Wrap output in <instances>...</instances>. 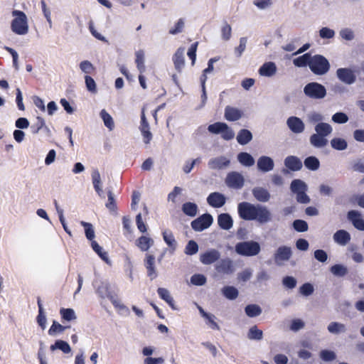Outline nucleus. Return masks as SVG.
Wrapping results in <instances>:
<instances>
[{
    "instance_id": "4",
    "label": "nucleus",
    "mask_w": 364,
    "mask_h": 364,
    "mask_svg": "<svg viewBox=\"0 0 364 364\" xmlns=\"http://www.w3.org/2000/svg\"><path fill=\"white\" fill-rule=\"evenodd\" d=\"M261 247L255 241L240 242L235 245V252L242 256L252 257L259 253Z\"/></svg>"
},
{
    "instance_id": "60",
    "label": "nucleus",
    "mask_w": 364,
    "mask_h": 364,
    "mask_svg": "<svg viewBox=\"0 0 364 364\" xmlns=\"http://www.w3.org/2000/svg\"><path fill=\"white\" fill-rule=\"evenodd\" d=\"M85 85H86L87 89L91 92H93V93L97 92L96 83H95L94 79L92 77H90V75H87L85 77Z\"/></svg>"
},
{
    "instance_id": "16",
    "label": "nucleus",
    "mask_w": 364,
    "mask_h": 364,
    "mask_svg": "<svg viewBox=\"0 0 364 364\" xmlns=\"http://www.w3.org/2000/svg\"><path fill=\"white\" fill-rule=\"evenodd\" d=\"M225 196L218 192L211 193L207 198L208 203L213 208H220L225 203Z\"/></svg>"
},
{
    "instance_id": "44",
    "label": "nucleus",
    "mask_w": 364,
    "mask_h": 364,
    "mask_svg": "<svg viewBox=\"0 0 364 364\" xmlns=\"http://www.w3.org/2000/svg\"><path fill=\"white\" fill-rule=\"evenodd\" d=\"M92 183L95 190L96 192L101 196V193L102 192L100 183H101V178H100V174L97 170H95L92 173Z\"/></svg>"
},
{
    "instance_id": "17",
    "label": "nucleus",
    "mask_w": 364,
    "mask_h": 364,
    "mask_svg": "<svg viewBox=\"0 0 364 364\" xmlns=\"http://www.w3.org/2000/svg\"><path fill=\"white\" fill-rule=\"evenodd\" d=\"M291 250L290 247L287 246H281L277 250L276 252L274 253V261L277 264L282 261H287L291 257Z\"/></svg>"
},
{
    "instance_id": "21",
    "label": "nucleus",
    "mask_w": 364,
    "mask_h": 364,
    "mask_svg": "<svg viewBox=\"0 0 364 364\" xmlns=\"http://www.w3.org/2000/svg\"><path fill=\"white\" fill-rule=\"evenodd\" d=\"M274 161L269 157L262 156L257 160V168L263 172H268L274 168Z\"/></svg>"
},
{
    "instance_id": "46",
    "label": "nucleus",
    "mask_w": 364,
    "mask_h": 364,
    "mask_svg": "<svg viewBox=\"0 0 364 364\" xmlns=\"http://www.w3.org/2000/svg\"><path fill=\"white\" fill-rule=\"evenodd\" d=\"M100 116L104 122L105 125L110 130L113 129L114 124L113 119L111 115L107 113L105 109L100 112Z\"/></svg>"
},
{
    "instance_id": "10",
    "label": "nucleus",
    "mask_w": 364,
    "mask_h": 364,
    "mask_svg": "<svg viewBox=\"0 0 364 364\" xmlns=\"http://www.w3.org/2000/svg\"><path fill=\"white\" fill-rule=\"evenodd\" d=\"M215 269L217 271V272L223 274H230L235 270L233 262L229 258L220 259L215 265Z\"/></svg>"
},
{
    "instance_id": "3",
    "label": "nucleus",
    "mask_w": 364,
    "mask_h": 364,
    "mask_svg": "<svg viewBox=\"0 0 364 364\" xmlns=\"http://www.w3.org/2000/svg\"><path fill=\"white\" fill-rule=\"evenodd\" d=\"M331 65L328 59L322 55H311L309 69L316 75H323L330 70Z\"/></svg>"
},
{
    "instance_id": "23",
    "label": "nucleus",
    "mask_w": 364,
    "mask_h": 364,
    "mask_svg": "<svg viewBox=\"0 0 364 364\" xmlns=\"http://www.w3.org/2000/svg\"><path fill=\"white\" fill-rule=\"evenodd\" d=\"M163 239L169 247V252L173 253L177 248V242L171 230H165L162 232Z\"/></svg>"
},
{
    "instance_id": "59",
    "label": "nucleus",
    "mask_w": 364,
    "mask_h": 364,
    "mask_svg": "<svg viewBox=\"0 0 364 364\" xmlns=\"http://www.w3.org/2000/svg\"><path fill=\"white\" fill-rule=\"evenodd\" d=\"M198 42H195L193 44H191V47L188 48V56L191 60V64L192 65H195L196 60V51L198 48Z\"/></svg>"
},
{
    "instance_id": "31",
    "label": "nucleus",
    "mask_w": 364,
    "mask_h": 364,
    "mask_svg": "<svg viewBox=\"0 0 364 364\" xmlns=\"http://www.w3.org/2000/svg\"><path fill=\"white\" fill-rule=\"evenodd\" d=\"M157 293L161 299L164 300L173 309H175L174 300L166 289L159 287L157 289Z\"/></svg>"
},
{
    "instance_id": "15",
    "label": "nucleus",
    "mask_w": 364,
    "mask_h": 364,
    "mask_svg": "<svg viewBox=\"0 0 364 364\" xmlns=\"http://www.w3.org/2000/svg\"><path fill=\"white\" fill-rule=\"evenodd\" d=\"M287 124L290 130L295 134L303 132L305 128L303 121L297 117H289Z\"/></svg>"
},
{
    "instance_id": "2",
    "label": "nucleus",
    "mask_w": 364,
    "mask_h": 364,
    "mask_svg": "<svg viewBox=\"0 0 364 364\" xmlns=\"http://www.w3.org/2000/svg\"><path fill=\"white\" fill-rule=\"evenodd\" d=\"M14 19L11 23V31L17 35H26L28 32V18L26 14L19 10L12 11Z\"/></svg>"
},
{
    "instance_id": "57",
    "label": "nucleus",
    "mask_w": 364,
    "mask_h": 364,
    "mask_svg": "<svg viewBox=\"0 0 364 364\" xmlns=\"http://www.w3.org/2000/svg\"><path fill=\"white\" fill-rule=\"evenodd\" d=\"M293 227L297 232H305L308 230V224L303 220H295L293 223Z\"/></svg>"
},
{
    "instance_id": "1",
    "label": "nucleus",
    "mask_w": 364,
    "mask_h": 364,
    "mask_svg": "<svg viewBox=\"0 0 364 364\" xmlns=\"http://www.w3.org/2000/svg\"><path fill=\"white\" fill-rule=\"evenodd\" d=\"M237 210L240 218L245 220H257L260 223H266L271 220L270 212L262 205L242 202L238 204Z\"/></svg>"
},
{
    "instance_id": "11",
    "label": "nucleus",
    "mask_w": 364,
    "mask_h": 364,
    "mask_svg": "<svg viewBox=\"0 0 364 364\" xmlns=\"http://www.w3.org/2000/svg\"><path fill=\"white\" fill-rule=\"evenodd\" d=\"M220 253L215 249H210L200 255V261L205 265L211 264L220 259Z\"/></svg>"
},
{
    "instance_id": "48",
    "label": "nucleus",
    "mask_w": 364,
    "mask_h": 364,
    "mask_svg": "<svg viewBox=\"0 0 364 364\" xmlns=\"http://www.w3.org/2000/svg\"><path fill=\"white\" fill-rule=\"evenodd\" d=\"M331 272L336 276L343 277L347 274L348 270L343 265L336 264L331 267Z\"/></svg>"
},
{
    "instance_id": "9",
    "label": "nucleus",
    "mask_w": 364,
    "mask_h": 364,
    "mask_svg": "<svg viewBox=\"0 0 364 364\" xmlns=\"http://www.w3.org/2000/svg\"><path fill=\"white\" fill-rule=\"evenodd\" d=\"M336 75L340 81L346 85H351L356 80V76L350 68H338L336 70Z\"/></svg>"
},
{
    "instance_id": "43",
    "label": "nucleus",
    "mask_w": 364,
    "mask_h": 364,
    "mask_svg": "<svg viewBox=\"0 0 364 364\" xmlns=\"http://www.w3.org/2000/svg\"><path fill=\"white\" fill-rule=\"evenodd\" d=\"M331 144L334 149L339 151L346 149L348 146L345 139L338 137L332 139L331 141Z\"/></svg>"
},
{
    "instance_id": "14",
    "label": "nucleus",
    "mask_w": 364,
    "mask_h": 364,
    "mask_svg": "<svg viewBox=\"0 0 364 364\" xmlns=\"http://www.w3.org/2000/svg\"><path fill=\"white\" fill-rule=\"evenodd\" d=\"M96 292L99 296L102 299L108 298L114 306L117 307L119 306V301L114 298L113 295H112L107 284H102L99 285L96 289Z\"/></svg>"
},
{
    "instance_id": "26",
    "label": "nucleus",
    "mask_w": 364,
    "mask_h": 364,
    "mask_svg": "<svg viewBox=\"0 0 364 364\" xmlns=\"http://www.w3.org/2000/svg\"><path fill=\"white\" fill-rule=\"evenodd\" d=\"M277 72V67L274 63L267 62L264 63L259 69V73L262 76L271 77Z\"/></svg>"
},
{
    "instance_id": "61",
    "label": "nucleus",
    "mask_w": 364,
    "mask_h": 364,
    "mask_svg": "<svg viewBox=\"0 0 364 364\" xmlns=\"http://www.w3.org/2000/svg\"><path fill=\"white\" fill-rule=\"evenodd\" d=\"M314 290V287L310 283H305L303 285H301L299 288V292L305 296H308L312 294Z\"/></svg>"
},
{
    "instance_id": "22",
    "label": "nucleus",
    "mask_w": 364,
    "mask_h": 364,
    "mask_svg": "<svg viewBox=\"0 0 364 364\" xmlns=\"http://www.w3.org/2000/svg\"><path fill=\"white\" fill-rule=\"evenodd\" d=\"M242 114L243 113L241 110L231 106H227L225 109V118L230 122L240 119Z\"/></svg>"
},
{
    "instance_id": "45",
    "label": "nucleus",
    "mask_w": 364,
    "mask_h": 364,
    "mask_svg": "<svg viewBox=\"0 0 364 364\" xmlns=\"http://www.w3.org/2000/svg\"><path fill=\"white\" fill-rule=\"evenodd\" d=\"M60 314L62 319H63L65 321H70L72 320H75L76 318L75 311L73 309L62 308L60 310Z\"/></svg>"
},
{
    "instance_id": "49",
    "label": "nucleus",
    "mask_w": 364,
    "mask_h": 364,
    "mask_svg": "<svg viewBox=\"0 0 364 364\" xmlns=\"http://www.w3.org/2000/svg\"><path fill=\"white\" fill-rule=\"evenodd\" d=\"M328 330L331 333H338L340 332H344L346 331V326L343 323L331 322L328 326Z\"/></svg>"
},
{
    "instance_id": "54",
    "label": "nucleus",
    "mask_w": 364,
    "mask_h": 364,
    "mask_svg": "<svg viewBox=\"0 0 364 364\" xmlns=\"http://www.w3.org/2000/svg\"><path fill=\"white\" fill-rule=\"evenodd\" d=\"M91 246L93 250L105 261L107 260V254L102 251V247L95 240L91 241Z\"/></svg>"
},
{
    "instance_id": "33",
    "label": "nucleus",
    "mask_w": 364,
    "mask_h": 364,
    "mask_svg": "<svg viewBox=\"0 0 364 364\" xmlns=\"http://www.w3.org/2000/svg\"><path fill=\"white\" fill-rule=\"evenodd\" d=\"M310 143L314 147L321 148L326 146L328 140L325 137L316 133L310 136Z\"/></svg>"
},
{
    "instance_id": "8",
    "label": "nucleus",
    "mask_w": 364,
    "mask_h": 364,
    "mask_svg": "<svg viewBox=\"0 0 364 364\" xmlns=\"http://www.w3.org/2000/svg\"><path fill=\"white\" fill-rule=\"evenodd\" d=\"M211 215L205 213L191 222V227L196 231H202L209 228L213 223Z\"/></svg>"
},
{
    "instance_id": "24",
    "label": "nucleus",
    "mask_w": 364,
    "mask_h": 364,
    "mask_svg": "<svg viewBox=\"0 0 364 364\" xmlns=\"http://www.w3.org/2000/svg\"><path fill=\"white\" fill-rule=\"evenodd\" d=\"M154 243V240L146 235H141L136 240V245L142 252L148 251Z\"/></svg>"
},
{
    "instance_id": "28",
    "label": "nucleus",
    "mask_w": 364,
    "mask_h": 364,
    "mask_svg": "<svg viewBox=\"0 0 364 364\" xmlns=\"http://www.w3.org/2000/svg\"><path fill=\"white\" fill-rule=\"evenodd\" d=\"M254 197L260 202H267L270 198V194L267 190L264 188H255L252 190Z\"/></svg>"
},
{
    "instance_id": "56",
    "label": "nucleus",
    "mask_w": 364,
    "mask_h": 364,
    "mask_svg": "<svg viewBox=\"0 0 364 364\" xmlns=\"http://www.w3.org/2000/svg\"><path fill=\"white\" fill-rule=\"evenodd\" d=\"M191 282L196 286H202L206 282V277L203 274H195L191 277Z\"/></svg>"
},
{
    "instance_id": "18",
    "label": "nucleus",
    "mask_w": 364,
    "mask_h": 364,
    "mask_svg": "<svg viewBox=\"0 0 364 364\" xmlns=\"http://www.w3.org/2000/svg\"><path fill=\"white\" fill-rule=\"evenodd\" d=\"M172 60L174 64L175 69L178 73H181L185 66L184 48H178L176 53H174Z\"/></svg>"
},
{
    "instance_id": "55",
    "label": "nucleus",
    "mask_w": 364,
    "mask_h": 364,
    "mask_svg": "<svg viewBox=\"0 0 364 364\" xmlns=\"http://www.w3.org/2000/svg\"><path fill=\"white\" fill-rule=\"evenodd\" d=\"M320 358L323 361L329 362V361H332V360H335L336 358V355L335 353L332 350H322L320 352Z\"/></svg>"
},
{
    "instance_id": "30",
    "label": "nucleus",
    "mask_w": 364,
    "mask_h": 364,
    "mask_svg": "<svg viewBox=\"0 0 364 364\" xmlns=\"http://www.w3.org/2000/svg\"><path fill=\"white\" fill-rule=\"evenodd\" d=\"M236 139L240 144L245 145L252 139V134L248 129H242L239 131Z\"/></svg>"
},
{
    "instance_id": "29",
    "label": "nucleus",
    "mask_w": 364,
    "mask_h": 364,
    "mask_svg": "<svg viewBox=\"0 0 364 364\" xmlns=\"http://www.w3.org/2000/svg\"><path fill=\"white\" fill-rule=\"evenodd\" d=\"M135 63L138 70L140 73H144L146 71L144 51L143 50H136L135 52Z\"/></svg>"
},
{
    "instance_id": "38",
    "label": "nucleus",
    "mask_w": 364,
    "mask_h": 364,
    "mask_svg": "<svg viewBox=\"0 0 364 364\" xmlns=\"http://www.w3.org/2000/svg\"><path fill=\"white\" fill-rule=\"evenodd\" d=\"M304 166L311 171H316L320 166L318 159L315 156H309L304 160Z\"/></svg>"
},
{
    "instance_id": "7",
    "label": "nucleus",
    "mask_w": 364,
    "mask_h": 364,
    "mask_svg": "<svg viewBox=\"0 0 364 364\" xmlns=\"http://www.w3.org/2000/svg\"><path fill=\"white\" fill-rule=\"evenodd\" d=\"M225 182L230 188L240 189L244 186L245 179L241 173L237 171H231L228 173Z\"/></svg>"
},
{
    "instance_id": "35",
    "label": "nucleus",
    "mask_w": 364,
    "mask_h": 364,
    "mask_svg": "<svg viewBox=\"0 0 364 364\" xmlns=\"http://www.w3.org/2000/svg\"><path fill=\"white\" fill-rule=\"evenodd\" d=\"M311 58V54L309 53H304V55L294 58L293 60L294 65L296 67L301 68L305 66L309 67V63Z\"/></svg>"
},
{
    "instance_id": "27",
    "label": "nucleus",
    "mask_w": 364,
    "mask_h": 364,
    "mask_svg": "<svg viewBox=\"0 0 364 364\" xmlns=\"http://www.w3.org/2000/svg\"><path fill=\"white\" fill-rule=\"evenodd\" d=\"M333 240L341 245H346L350 240V235L346 230H339L334 233Z\"/></svg>"
},
{
    "instance_id": "40",
    "label": "nucleus",
    "mask_w": 364,
    "mask_h": 364,
    "mask_svg": "<svg viewBox=\"0 0 364 364\" xmlns=\"http://www.w3.org/2000/svg\"><path fill=\"white\" fill-rule=\"evenodd\" d=\"M245 314L249 317H255L261 314L262 309L257 304H248L245 308Z\"/></svg>"
},
{
    "instance_id": "51",
    "label": "nucleus",
    "mask_w": 364,
    "mask_h": 364,
    "mask_svg": "<svg viewBox=\"0 0 364 364\" xmlns=\"http://www.w3.org/2000/svg\"><path fill=\"white\" fill-rule=\"evenodd\" d=\"M81 225L85 228V236L87 240L92 241L95 237V231L92 225L84 221L81 222Z\"/></svg>"
},
{
    "instance_id": "58",
    "label": "nucleus",
    "mask_w": 364,
    "mask_h": 364,
    "mask_svg": "<svg viewBox=\"0 0 364 364\" xmlns=\"http://www.w3.org/2000/svg\"><path fill=\"white\" fill-rule=\"evenodd\" d=\"M45 126V121L43 117L38 116L35 124L31 126V132L36 134Z\"/></svg>"
},
{
    "instance_id": "12",
    "label": "nucleus",
    "mask_w": 364,
    "mask_h": 364,
    "mask_svg": "<svg viewBox=\"0 0 364 364\" xmlns=\"http://www.w3.org/2000/svg\"><path fill=\"white\" fill-rule=\"evenodd\" d=\"M144 266L146 269L147 276L151 280L157 277V272L155 267V257L153 255L146 254L144 259Z\"/></svg>"
},
{
    "instance_id": "42",
    "label": "nucleus",
    "mask_w": 364,
    "mask_h": 364,
    "mask_svg": "<svg viewBox=\"0 0 364 364\" xmlns=\"http://www.w3.org/2000/svg\"><path fill=\"white\" fill-rule=\"evenodd\" d=\"M290 188L293 193H297L304 190H306V186L301 180L294 179L291 183Z\"/></svg>"
},
{
    "instance_id": "36",
    "label": "nucleus",
    "mask_w": 364,
    "mask_h": 364,
    "mask_svg": "<svg viewBox=\"0 0 364 364\" xmlns=\"http://www.w3.org/2000/svg\"><path fill=\"white\" fill-rule=\"evenodd\" d=\"M182 210L185 215L190 217H194L197 214L198 206L194 203L186 202L183 204Z\"/></svg>"
},
{
    "instance_id": "64",
    "label": "nucleus",
    "mask_w": 364,
    "mask_h": 364,
    "mask_svg": "<svg viewBox=\"0 0 364 364\" xmlns=\"http://www.w3.org/2000/svg\"><path fill=\"white\" fill-rule=\"evenodd\" d=\"M184 28V21L182 18H180L175 24V26L169 30V33L175 35L183 31Z\"/></svg>"
},
{
    "instance_id": "20",
    "label": "nucleus",
    "mask_w": 364,
    "mask_h": 364,
    "mask_svg": "<svg viewBox=\"0 0 364 364\" xmlns=\"http://www.w3.org/2000/svg\"><path fill=\"white\" fill-rule=\"evenodd\" d=\"M285 166L292 171H299L302 168L301 161L295 156H289L284 159Z\"/></svg>"
},
{
    "instance_id": "62",
    "label": "nucleus",
    "mask_w": 364,
    "mask_h": 364,
    "mask_svg": "<svg viewBox=\"0 0 364 364\" xmlns=\"http://www.w3.org/2000/svg\"><path fill=\"white\" fill-rule=\"evenodd\" d=\"M332 120L338 124H344L348 121V117L343 112H336L333 115Z\"/></svg>"
},
{
    "instance_id": "32",
    "label": "nucleus",
    "mask_w": 364,
    "mask_h": 364,
    "mask_svg": "<svg viewBox=\"0 0 364 364\" xmlns=\"http://www.w3.org/2000/svg\"><path fill=\"white\" fill-rule=\"evenodd\" d=\"M315 131L316 134L326 138V136L332 132V127L328 123L320 122L316 125Z\"/></svg>"
},
{
    "instance_id": "41",
    "label": "nucleus",
    "mask_w": 364,
    "mask_h": 364,
    "mask_svg": "<svg viewBox=\"0 0 364 364\" xmlns=\"http://www.w3.org/2000/svg\"><path fill=\"white\" fill-rule=\"evenodd\" d=\"M247 337L250 340L259 341L263 337V332L257 326H253L249 329Z\"/></svg>"
},
{
    "instance_id": "6",
    "label": "nucleus",
    "mask_w": 364,
    "mask_h": 364,
    "mask_svg": "<svg viewBox=\"0 0 364 364\" xmlns=\"http://www.w3.org/2000/svg\"><path fill=\"white\" fill-rule=\"evenodd\" d=\"M304 94L311 99H322L326 95L323 85L318 82H309L304 88Z\"/></svg>"
},
{
    "instance_id": "50",
    "label": "nucleus",
    "mask_w": 364,
    "mask_h": 364,
    "mask_svg": "<svg viewBox=\"0 0 364 364\" xmlns=\"http://www.w3.org/2000/svg\"><path fill=\"white\" fill-rule=\"evenodd\" d=\"M198 245L197 242L194 240L188 241V244L185 247L184 252L187 255H193L198 252Z\"/></svg>"
},
{
    "instance_id": "53",
    "label": "nucleus",
    "mask_w": 364,
    "mask_h": 364,
    "mask_svg": "<svg viewBox=\"0 0 364 364\" xmlns=\"http://www.w3.org/2000/svg\"><path fill=\"white\" fill-rule=\"evenodd\" d=\"M107 202L105 204V206L107 209H109L111 211H114L117 210V204L116 201L114 197V194L112 191V190H109L107 191Z\"/></svg>"
},
{
    "instance_id": "19",
    "label": "nucleus",
    "mask_w": 364,
    "mask_h": 364,
    "mask_svg": "<svg viewBox=\"0 0 364 364\" xmlns=\"http://www.w3.org/2000/svg\"><path fill=\"white\" fill-rule=\"evenodd\" d=\"M230 161L225 156H219L211 159L208 161V166L211 169H222L228 166Z\"/></svg>"
},
{
    "instance_id": "39",
    "label": "nucleus",
    "mask_w": 364,
    "mask_h": 364,
    "mask_svg": "<svg viewBox=\"0 0 364 364\" xmlns=\"http://www.w3.org/2000/svg\"><path fill=\"white\" fill-rule=\"evenodd\" d=\"M223 295L228 299L233 300L238 296V290L232 286L224 287L222 289Z\"/></svg>"
},
{
    "instance_id": "37",
    "label": "nucleus",
    "mask_w": 364,
    "mask_h": 364,
    "mask_svg": "<svg viewBox=\"0 0 364 364\" xmlns=\"http://www.w3.org/2000/svg\"><path fill=\"white\" fill-rule=\"evenodd\" d=\"M50 348L52 351L59 349L64 353H69L71 351L70 345L63 340H57L54 344L50 346Z\"/></svg>"
},
{
    "instance_id": "63",
    "label": "nucleus",
    "mask_w": 364,
    "mask_h": 364,
    "mask_svg": "<svg viewBox=\"0 0 364 364\" xmlns=\"http://www.w3.org/2000/svg\"><path fill=\"white\" fill-rule=\"evenodd\" d=\"M247 39L245 37H242L240 39V44L235 49V53L237 57H240L246 48Z\"/></svg>"
},
{
    "instance_id": "5",
    "label": "nucleus",
    "mask_w": 364,
    "mask_h": 364,
    "mask_svg": "<svg viewBox=\"0 0 364 364\" xmlns=\"http://www.w3.org/2000/svg\"><path fill=\"white\" fill-rule=\"evenodd\" d=\"M208 130L212 134H221V137L226 141L231 140L235 136L233 130L225 122H218L210 124Z\"/></svg>"
},
{
    "instance_id": "52",
    "label": "nucleus",
    "mask_w": 364,
    "mask_h": 364,
    "mask_svg": "<svg viewBox=\"0 0 364 364\" xmlns=\"http://www.w3.org/2000/svg\"><path fill=\"white\" fill-rule=\"evenodd\" d=\"M80 68L81 70L87 74H92L95 71V68L94 65L88 60H83L80 64Z\"/></svg>"
},
{
    "instance_id": "13",
    "label": "nucleus",
    "mask_w": 364,
    "mask_h": 364,
    "mask_svg": "<svg viewBox=\"0 0 364 364\" xmlns=\"http://www.w3.org/2000/svg\"><path fill=\"white\" fill-rule=\"evenodd\" d=\"M347 217L356 229L364 231V220L360 212L354 210H350L348 212Z\"/></svg>"
},
{
    "instance_id": "25",
    "label": "nucleus",
    "mask_w": 364,
    "mask_h": 364,
    "mask_svg": "<svg viewBox=\"0 0 364 364\" xmlns=\"http://www.w3.org/2000/svg\"><path fill=\"white\" fill-rule=\"evenodd\" d=\"M218 223L221 229L228 230L232 228L233 220L228 213H221L218 217Z\"/></svg>"
},
{
    "instance_id": "47",
    "label": "nucleus",
    "mask_w": 364,
    "mask_h": 364,
    "mask_svg": "<svg viewBox=\"0 0 364 364\" xmlns=\"http://www.w3.org/2000/svg\"><path fill=\"white\" fill-rule=\"evenodd\" d=\"M66 326H64L55 321H53L52 326L49 328L48 333L50 336H55L58 333H63L65 329Z\"/></svg>"
},
{
    "instance_id": "34",
    "label": "nucleus",
    "mask_w": 364,
    "mask_h": 364,
    "mask_svg": "<svg viewBox=\"0 0 364 364\" xmlns=\"http://www.w3.org/2000/svg\"><path fill=\"white\" fill-rule=\"evenodd\" d=\"M239 162L245 166H252L255 164V159L251 154L247 152H240L237 155Z\"/></svg>"
}]
</instances>
